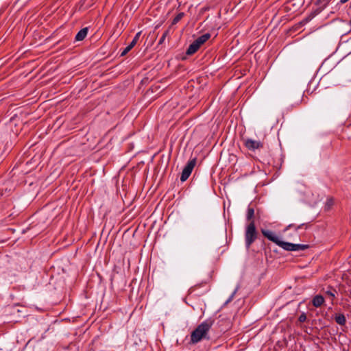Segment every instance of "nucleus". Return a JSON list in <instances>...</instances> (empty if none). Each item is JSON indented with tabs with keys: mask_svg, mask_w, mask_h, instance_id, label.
Returning a JSON list of instances; mask_svg holds the SVG:
<instances>
[{
	"mask_svg": "<svg viewBox=\"0 0 351 351\" xmlns=\"http://www.w3.org/2000/svg\"><path fill=\"white\" fill-rule=\"evenodd\" d=\"M213 323V319H207L199 324L191 334L190 343L191 344H196L203 339L209 340L210 338L208 335V332Z\"/></svg>",
	"mask_w": 351,
	"mask_h": 351,
	"instance_id": "1",
	"label": "nucleus"
},
{
	"mask_svg": "<svg viewBox=\"0 0 351 351\" xmlns=\"http://www.w3.org/2000/svg\"><path fill=\"white\" fill-rule=\"evenodd\" d=\"M257 238L258 232L255 226L254 221H252L245 227V243L246 248L249 249Z\"/></svg>",
	"mask_w": 351,
	"mask_h": 351,
	"instance_id": "2",
	"label": "nucleus"
},
{
	"mask_svg": "<svg viewBox=\"0 0 351 351\" xmlns=\"http://www.w3.org/2000/svg\"><path fill=\"white\" fill-rule=\"evenodd\" d=\"M210 38L209 33L204 34L195 39L187 48L186 54L191 56L196 53L200 47Z\"/></svg>",
	"mask_w": 351,
	"mask_h": 351,
	"instance_id": "3",
	"label": "nucleus"
},
{
	"mask_svg": "<svg viewBox=\"0 0 351 351\" xmlns=\"http://www.w3.org/2000/svg\"><path fill=\"white\" fill-rule=\"evenodd\" d=\"M243 145L250 152L255 153L263 147V143L260 141H256L250 138H243L242 139Z\"/></svg>",
	"mask_w": 351,
	"mask_h": 351,
	"instance_id": "4",
	"label": "nucleus"
},
{
	"mask_svg": "<svg viewBox=\"0 0 351 351\" xmlns=\"http://www.w3.org/2000/svg\"><path fill=\"white\" fill-rule=\"evenodd\" d=\"M196 165V158L190 160L182 170L180 176L181 182H185L190 176L193 168Z\"/></svg>",
	"mask_w": 351,
	"mask_h": 351,
	"instance_id": "5",
	"label": "nucleus"
},
{
	"mask_svg": "<svg viewBox=\"0 0 351 351\" xmlns=\"http://www.w3.org/2000/svg\"><path fill=\"white\" fill-rule=\"evenodd\" d=\"M279 246L287 251H299L304 250L308 247L306 245L293 244L289 242L282 241L279 243Z\"/></svg>",
	"mask_w": 351,
	"mask_h": 351,
	"instance_id": "6",
	"label": "nucleus"
},
{
	"mask_svg": "<svg viewBox=\"0 0 351 351\" xmlns=\"http://www.w3.org/2000/svg\"><path fill=\"white\" fill-rule=\"evenodd\" d=\"M265 237H267L268 239L273 241L278 245H279V243L281 242L278 236L269 231H265Z\"/></svg>",
	"mask_w": 351,
	"mask_h": 351,
	"instance_id": "7",
	"label": "nucleus"
},
{
	"mask_svg": "<svg viewBox=\"0 0 351 351\" xmlns=\"http://www.w3.org/2000/svg\"><path fill=\"white\" fill-rule=\"evenodd\" d=\"M324 302V298L321 295H315L312 300V304L313 306L318 308L320 307Z\"/></svg>",
	"mask_w": 351,
	"mask_h": 351,
	"instance_id": "8",
	"label": "nucleus"
},
{
	"mask_svg": "<svg viewBox=\"0 0 351 351\" xmlns=\"http://www.w3.org/2000/svg\"><path fill=\"white\" fill-rule=\"evenodd\" d=\"M88 34V27L80 29L75 36V40L77 41L83 40Z\"/></svg>",
	"mask_w": 351,
	"mask_h": 351,
	"instance_id": "9",
	"label": "nucleus"
},
{
	"mask_svg": "<svg viewBox=\"0 0 351 351\" xmlns=\"http://www.w3.org/2000/svg\"><path fill=\"white\" fill-rule=\"evenodd\" d=\"M254 216V209L252 207L249 206L247 210L246 219L249 223L253 220Z\"/></svg>",
	"mask_w": 351,
	"mask_h": 351,
	"instance_id": "10",
	"label": "nucleus"
},
{
	"mask_svg": "<svg viewBox=\"0 0 351 351\" xmlns=\"http://www.w3.org/2000/svg\"><path fill=\"white\" fill-rule=\"evenodd\" d=\"M335 322L341 326H343L346 324V319L343 314L337 315L335 317Z\"/></svg>",
	"mask_w": 351,
	"mask_h": 351,
	"instance_id": "11",
	"label": "nucleus"
},
{
	"mask_svg": "<svg viewBox=\"0 0 351 351\" xmlns=\"http://www.w3.org/2000/svg\"><path fill=\"white\" fill-rule=\"evenodd\" d=\"M135 46L132 42L127 46L121 53V56H125Z\"/></svg>",
	"mask_w": 351,
	"mask_h": 351,
	"instance_id": "12",
	"label": "nucleus"
},
{
	"mask_svg": "<svg viewBox=\"0 0 351 351\" xmlns=\"http://www.w3.org/2000/svg\"><path fill=\"white\" fill-rule=\"evenodd\" d=\"M184 16V12H180L178 13L173 19L172 24H176L178 23Z\"/></svg>",
	"mask_w": 351,
	"mask_h": 351,
	"instance_id": "13",
	"label": "nucleus"
},
{
	"mask_svg": "<svg viewBox=\"0 0 351 351\" xmlns=\"http://www.w3.org/2000/svg\"><path fill=\"white\" fill-rule=\"evenodd\" d=\"M168 34H169V29L166 30L163 33L162 36H161V38L159 40V42H158L159 45H161V44H162L164 43V41H165L166 37L167 36Z\"/></svg>",
	"mask_w": 351,
	"mask_h": 351,
	"instance_id": "14",
	"label": "nucleus"
},
{
	"mask_svg": "<svg viewBox=\"0 0 351 351\" xmlns=\"http://www.w3.org/2000/svg\"><path fill=\"white\" fill-rule=\"evenodd\" d=\"M141 34V32H138L136 34L135 36L134 37V38L132 39V43L133 44H134L136 45V43L138 42L139 38H140V36Z\"/></svg>",
	"mask_w": 351,
	"mask_h": 351,
	"instance_id": "15",
	"label": "nucleus"
},
{
	"mask_svg": "<svg viewBox=\"0 0 351 351\" xmlns=\"http://www.w3.org/2000/svg\"><path fill=\"white\" fill-rule=\"evenodd\" d=\"M335 293L336 291L335 289L328 290L326 291V293L331 297L332 298H334L335 297Z\"/></svg>",
	"mask_w": 351,
	"mask_h": 351,
	"instance_id": "16",
	"label": "nucleus"
},
{
	"mask_svg": "<svg viewBox=\"0 0 351 351\" xmlns=\"http://www.w3.org/2000/svg\"><path fill=\"white\" fill-rule=\"evenodd\" d=\"M306 320V315L305 313H302L298 317V321L300 322H304Z\"/></svg>",
	"mask_w": 351,
	"mask_h": 351,
	"instance_id": "17",
	"label": "nucleus"
},
{
	"mask_svg": "<svg viewBox=\"0 0 351 351\" xmlns=\"http://www.w3.org/2000/svg\"><path fill=\"white\" fill-rule=\"evenodd\" d=\"M237 289H238V288H237V289L233 291V293L231 294V295L229 297V298H228V300L226 301V304H227V303H228V302H230V301H232V299H233V298H234V295H235L236 292L237 291Z\"/></svg>",
	"mask_w": 351,
	"mask_h": 351,
	"instance_id": "18",
	"label": "nucleus"
},
{
	"mask_svg": "<svg viewBox=\"0 0 351 351\" xmlns=\"http://www.w3.org/2000/svg\"><path fill=\"white\" fill-rule=\"evenodd\" d=\"M254 57H255L256 60L258 61V60L260 59L261 57V51L257 52L255 54Z\"/></svg>",
	"mask_w": 351,
	"mask_h": 351,
	"instance_id": "19",
	"label": "nucleus"
},
{
	"mask_svg": "<svg viewBox=\"0 0 351 351\" xmlns=\"http://www.w3.org/2000/svg\"><path fill=\"white\" fill-rule=\"evenodd\" d=\"M349 1V0H340V2H341V3H346L347 1Z\"/></svg>",
	"mask_w": 351,
	"mask_h": 351,
	"instance_id": "20",
	"label": "nucleus"
},
{
	"mask_svg": "<svg viewBox=\"0 0 351 351\" xmlns=\"http://www.w3.org/2000/svg\"><path fill=\"white\" fill-rule=\"evenodd\" d=\"M303 225H304V224H302V225H300V226H297V227H296V230H298V229L300 228H301V226H302Z\"/></svg>",
	"mask_w": 351,
	"mask_h": 351,
	"instance_id": "21",
	"label": "nucleus"
},
{
	"mask_svg": "<svg viewBox=\"0 0 351 351\" xmlns=\"http://www.w3.org/2000/svg\"><path fill=\"white\" fill-rule=\"evenodd\" d=\"M291 227H294V225L293 224H290L288 228H291Z\"/></svg>",
	"mask_w": 351,
	"mask_h": 351,
	"instance_id": "22",
	"label": "nucleus"
}]
</instances>
